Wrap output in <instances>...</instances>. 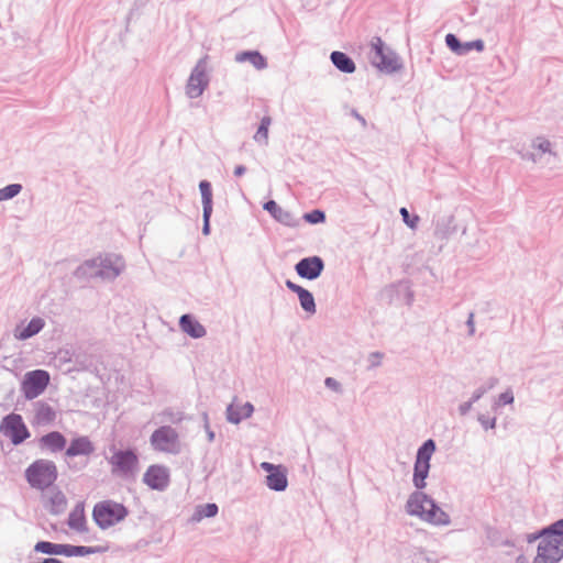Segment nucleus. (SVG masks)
Here are the masks:
<instances>
[{"label": "nucleus", "instance_id": "1", "mask_svg": "<svg viewBox=\"0 0 563 563\" xmlns=\"http://www.w3.org/2000/svg\"><path fill=\"white\" fill-rule=\"evenodd\" d=\"M429 471L430 465L415 462L412 483L416 490L407 499L406 512L433 526H448L451 522L450 516L430 496L421 492L427 486Z\"/></svg>", "mask_w": 563, "mask_h": 563}, {"label": "nucleus", "instance_id": "2", "mask_svg": "<svg viewBox=\"0 0 563 563\" xmlns=\"http://www.w3.org/2000/svg\"><path fill=\"white\" fill-rule=\"evenodd\" d=\"M125 268L123 258L115 254H106L85 261L79 265L74 275L77 278H100L114 280Z\"/></svg>", "mask_w": 563, "mask_h": 563}, {"label": "nucleus", "instance_id": "3", "mask_svg": "<svg viewBox=\"0 0 563 563\" xmlns=\"http://www.w3.org/2000/svg\"><path fill=\"white\" fill-rule=\"evenodd\" d=\"M57 467L53 461L40 459L25 470V478L31 487L44 490L57 479Z\"/></svg>", "mask_w": 563, "mask_h": 563}, {"label": "nucleus", "instance_id": "4", "mask_svg": "<svg viewBox=\"0 0 563 563\" xmlns=\"http://www.w3.org/2000/svg\"><path fill=\"white\" fill-rule=\"evenodd\" d=\"M129 511L119 503L106 500L93 507L92 517L101 529L110 528L125 519Z\"/></svg>", "mask_w": 563, "mask_h": 563}, {"label": "nucleus", "instance_id": "5", "mask_svg": "<svg viewBox=\"0 0 563 563\" xmlns=\"http://www.w3.org/2000/svg\"><path fill=\"white\" fill-rule=\"evenodd\" d=\"M369 59L375 67L385 73H395L401 68L396 53L386 47L378 36L372 40Z\"/></svg>", "mask_w": 563, "mask_h": 563}, {"label": "nucleus", "instance_id": "6", "mask_svg": "<svg viewBox=\"0 0 563 563\" xmlns=\"http://www.w3.org/2000/svg\"><path fill=\"white\" fill-rule=\"evenodd\" d=\"M209 82L208 56L206 55L197 62L189 75L185 87L186 96L190 99L199 98L208 88Z\"/></svg>", "mask_w": 563, "mask_h": 563}, {"label": "nucleus", "instance_id": "7", "mask_svg": "<svg viewBox=\"0 0 563 563\" xmlns=\"http://www.w3.org/2000/svg\"><path fill=\"white\" fill-rule=\"evenodd\" d=\"M150 443L158 452L177 454L180 450L178 432L170 426L156 429L150 438Z\"/></svg>", "mask_w": 563, "mask_h": 563}, {"label": "nucleus", "instance_id": "8", "mask_svg": "<svg viewBox=\"0 0 563 563\" xmlns=\"http://www.w3.org/2000/svg\"><path fill=\"white\" fill-rule=\"evenodd\" d=\"M536 538H541V540L532 563H559L563 558V541L560 542L550 538L547 533L543 534L542 531Z\"/></svg>", "mask_w": 563, "mask_h": 563}, {"label": "nucleus", "instance_id": "9", "mask_svg": "<svg viewBox=\"0 0 563 563\" xmlns=\"http://www.w3.org/2000/svg\"><path fill=\"white\" fill-rule=\"evenodd\" d=\"M48 384V372L44 369H34L24 375L21 384V390L26 399L32 400L42 395Z\"/></svg>", "mask_w": 563, "mask_h": 563}, {"label": "nucleus", "instance_id": "10", "mask_svg": "<svg viewBox=\"0 0 563 563\" xmlns=\"http://www.w3.org/2000/svg\"><path fill=\"white\" fill-rule=\"evenodd\" d=\"M0 432L10 438L14 445L21 444L30 437V432L21 415L14 412L7 415L2 419Z\"/></svg>", "mask_w": 563, "mask_h": 563}, {"label": "nucleus", "instance_id": "11", "mask_svg": "<svg viewBox=\"0 0 563 563\" xmlns=\"http://www.w3.org/2000/svg\"><path fill=\"white\" fill-rule=\"evenodd\" d=\"M112 473L120 475L132 474L139 464L137 455L132 450H119L110 457Z\"/></svg>", "mask_w": 563, "mask_h": 563}, {"label": "nucleus", "instance_id": "12", "mask_svg": "<svg viewBox=\"0 0 563 563\" xmlns=\"http://www.w3.org/2000/svg\"><path fill=\"white\" fill-rule=\"evenodd\" d=\"M143 482L152 489L163 492L169 485V470L164 465H151L143 475Z\"/></svg>", "mask_w": 563, "mask_h": 563}, {"label": "nucleus", "instance_id": "13", "mask_svg": "<svg viewBox=\"0 0 563 563\" xmlns=\"http://www.w3.org/2000/svg\"><path fill=\"white\" fill-rule=\"evenodd\" d=\"M324 269V262L320 256H309L301 258L296 265V273L305 279H317Z\"/></svg>", "mask_w": 563, "mask_h": 563}, {"label": "nucleus", "instance_id": "14", "mask_svg": "<svg viewBox=\"0 0 563 563\" xmlns=\"http://www.w3.org/2000/svg\"><path fill=\"white\" fill-rule=\"evenodd\" d=\"M44 506L52 515H60L67 508V498L65 494L57 487L49 488L44 494Z\"/></svg>", "mask_w": 563, "mask_h": 563}, {"label": "nucleus", "instance_id": "15", "mask_svg": "<svg viewBox=\"0 0 563 563\" xmlns=\"http://www.w3.org/2000/svg\"><path fill=\"white\" fill-rule=\"evenodd\" d=\"M263 209L266 210L277 222L286 227L294 228L299 225V219L290 211L279 207L274 200L266 201Z\"/></svg>", "mask_w": 563, "mask_h": 563}, {"label": "nucleus", "instance_id": "16", "mask_svg": "<svg viewBox=\"0 0 563 563\" xmlns=\"http://www.w3.org/2000/svg\"><path fill=\"white\" fill-rule=\"evenodd\" d=\"M285 284L289 290L298 295V299L302 310L308 314H314L317 311V307L313 295L308 289L292 283L289 279L286 280Z\"/></svg>", "mask_w": 563, "mask_h": 563}, {"label": "nucleus", "instance_id": "17", "mask_svg": "<svg viewBox=\"0 0 563 563\" xmlns=\"http://www.w3.org/2000/svg\"><path fill=\"white\" fill-rule=\"evenodd\" d=\"M95 452V446L88 437H78L70 441L69 446L66 449L65 455L74 457L78 455H90Z\"/></svg>", "mask_w": 563, "mask_h": 563}, {"label": "nucleus", "instance_id": "18", "mask_svg": "<svg viewBox=\"0 0 563 563\" xmlns=\"http://www.w3.org/2000/svg\"><path fill=\"white\" fill-rule=\"evenodd\" d=\"M179 327L183 332L194 339L203 338L207 333L206 328L191 314H183L179 319Z\"/></svg>", "mask_w": 563, "mask_h": 563}, {"label": "nucleus", "instance_id": "19", "mask_svg": "<svg viewBox=\"0 0 563 563\" xmlns=\"http://www.w3.org/2000/svg\"><path fill=\"white\" fill-rule=\"evenodd\" d=\"M254 412V406L251 402H245L241 406H234L233 404L227 407V420L231 423L238 424L244 418H249Z\"/></svg>", "mask_w": 563, "mask_h": 563}, {"label": "nucleus", "instance_id": "20", "mask_svg": "<svg viewBox=\"0 0 563 563\" xmlns=\"http://www.w3.org/2000/svg\"><path fill=\"white\" fill-rule=\"evenodd\" d=\"M456 231V227L454 224V217L446 216L437 220L434 227V236L439 240H448L450 239Z\"/></svg>", "mask_w": 563, "mask_h": 563}, {"label": "nucleus", "instance_id": "21", "mask_svg": "<svg viewBox=\"0 0 563 563\" xmlns=\"http://www.w3.org/2000/svg\"><path fill=\"white\" fill-rule=\"evenodd\" d=\"M66 438L58 431H52L40 439V445L51 452H59L66 446Z\"/></svg>", "mask_w": 563, "mask_h": 563}, {"label": "nucleus", "instance_id": "22", "mask_svg": "<svg viewBox=\"0 0 563 563\" xmlns=\"http://www.w3.org/2000/svg\"><path fill=\"white\" fill-rule=\"evenodd\" d=\"M45 325L42 318H33L25 327H16L14 338L18 340H26L37 334Z\"/></svg>", "mask_w": 563, "mask_h": 563}, {"label": "nucleus", "instance_id": "23", "mask_svg": "<svg viewBox=\"0 0 563 563\" xmlns=\"http://www.w3.org/2000/svg\"><path fill=\"white\" fill-rule=\"evenodd\" d=\"M235 62L251 63L257 70H263L267 67L266 58L257 51H244L235 55Z\"/></svg>", "mask_w": 563, "mask_h": 563}, {"label": "nucleus", "instance_id": "24", "mask_svg": "<svg viewBox=\"0 0 563 563\" xmlns=\"http://www.w3.org/2000/svg\"><path fill=\"white\" fill-rule=\"evenodd\" d=\"M330 59L332 64L342 73L352 74L355 71V63L347 54L343 52H332Z\"/></svg>", "mask_w": 563, "mask_h": 563}, {"label": "nucleus", "instance_id": "25", "mask_svg": "<svg viewBox=\"0 0 563 563\" xmlns=\"http://www.w3.org/2000/svg\"><path fill=\"white\" fill-rule=\"evenodd\" d=\"M266 485L269 489L275 492H284L288 486V479L285 470L277 468L266 476Z\"/></svg>", "mask_w": 563, "mask_h": 563}, {"label": "nucleus", "instance_id": "26", "mask_svg": "<svg viewBox=\"0 0 563 563\" xmlns=\"http://www.w3.org/2000/svg\"><path fill=\"white\" fill-rule=\"evenodd\" d=\"M104 549L100 547H84V545H73V544H62L60 555L64 556H84L93 553L103 552Z\"/></svg>", "mask_w": 563, "mask_h": 563}, {"label": "nucleus", "instance_id": "27", "mask_svg": "<svg viewBox=\"0 0 563 563\" xmlns=\"http://www.w3.org/2000/svg\"><path fill=\"white\" fill-rule=\"evenodd\" d=\"M67 525L70 529L82 532L86 530V519L84 514V506L77 505L69 514Z\"/></svg>", "mask_w": 563, "mask_h": 563}, {"label": "nucleus", "instance_id": "28", "mask_svg": "<svg viewBox=\"0 0 563 563\" xmlns=\"http://www.w3.org/2000/svg\"><path fill=\"white\" fill-rule=\"evenodd\" d=\"M56 418L55 410L46 402H38L36 406L35 420L38 424H49Z\"/></svg>", "mask_w": 563, "mask_h": 563}, {"label": "nucleus", "instance_id": "29", "mask_svg": "<svg viewBox=\"0 0 563 563\" xmlns=\"http://www.w3.org/2000/svg\"><path fill=\"white\" fill-rule=\"evenodd\" d=\"M435 451V442L432 439H429L423 442V444L418 449L416 463L430 465V460L432 454Z\"/></svg>", "mask_w": 563, "mask_h": 563}, {"label": "nucleus", "instance_id": "30", "mask_svg": "<svg viewBox=\"0 0 563 563\" xmlns=\"http://www.w3.org/2000/svg\"><path fill=\"white\" fill-rule=\"evenodd\" d=\"M271 124L272 118L269 115H265L262 118L260 126L257 128V131L253 136L255 142L264 145L268 144V130Z\"/></svg>", "mask_w": 563, "mask_h": 563}, {"label": "nucleus", "instance_id": "31", "mask_svg": "<svg viewBox=\"0 0 563 563\" xmlns=\"http://www.w3.org/2000/svg\"><path fill=\"white\" fill-rule=\"evenodd\" d=\"M199 189L201 194L202 211H212V189L211 184L208 180H201L199 183Z\"/></svg>", "mask_w": 563, "mask_h": 563}, {"label": "nucleus", "instance_id": "32", "mask_svg": "<svg viewBox=\"0 0 563 563\" xmlns=\"http://www.w3.org/2000/svg\"><path fill=\"white\" fill-rule=\"evenodd\" d=\"M218 506L213 503L198 506L195 514L192 515L194 521H200L203 518H212L218 514Z\"/></svg>", "mask_w": 563, "mask_h": 563}, {"label": "nucleus", "instance_id": "33", "mask_svg": "<svg viewBox=\"0 0 563 563\" xmlns=\"http://www.w3.org/2000/svg\"><path fill=\"white\" fill-rule=\"evenodd\" d=\"M62 543H53L49 541H38L34 545V551L48 554V555H60Z\"/></svg>", "mask_w": 563, "mask_h": 563}, {"label": "nucleus", "instance_id": "34", "mask_svg": "<svg viewBox=\"0 0 563 563\" xmlns=\"http://www.w3.org/2000/svg\"><path fill=\"white\" fill-rule=\"evenodd\" d=\"M498 384V378L490 377L487 382L474 390L470 400L473 402L478 401L488 390L493 389Z\"/></svg>", "mask_w": 563, "mask_h": 563}, {"label": "nucleus", "instance_id": "35", "mask_svg": "<svg viewBox=\"0 0 563 563\" xmlns=\"http://www.w3.org/2000/svg\"><path fill=\"white\" fill-rule=\"evenodd\" d=\"M543 534L550 536V538H554L555 540L562 542L563 541V518L553 522L548 528L542 530Z\"/></svg>", "mask_w": 563, "mask_h": 563}, {"label": "nucleus", "instance_id": "36", "mask_svg": "<svg viewBox=\"0 0 563 563\" xmlns=\"http://www.w3.org/2000/svg\"><path fill=\"white\" fill-rule=\"evenodd\" d=\"M22 190V185L20 184H10L0 189L1 200H9L18 196Z\"/></svg>", "mask_w": 563, "mask_h": 563}, {"label": "nucleus", "instance_id": "37", "mask_svg": "<svg viewBox=\"0 0 563 563\" xmlns=\"http://www.w3.org/2000/svg\"><path fill=\"white\" fill-rule=\"evenodd\" d=\"M532 147L540 151L541 153H549L554 156L556 155L554 152H552L551 142L542 136H538L532 141Z\"/></svg>", "mask_w": 563, "mask_h": 563}, {"label": "nucleus", "instance_id": "38", "mask_svg": "<svg viewBox=\"0 0 563 563\" xmlns=\"http://www.w3.org/2000/svg\"><path fill=\"white\" fill-rule=\"evenodd\" d=\"M446 46L455 54L461 55L463 43L455 34L449 33L445 36Z\"/></svg>", "mask_w": 563, "mask_h": 563}, {"label": "nucleus", "instance_id": "39", "mask_svg": "<svg viewBox=\"0 0 563 563\" xmlns=\"http://www.w3.org/2000/svg\"><path fill=\"white\" fill-rule=\"evenodd\" d=\"M302 218L311 224H318L325 221V213L322 210L314 209L305 213Z\"/></svg>", "mask_w": 563, "mask_h": 563}, {"label": "nucleus", "instance_id": "40", "mask_svg": "<svg viewBox=\"0 0 563 563\" xmlns=\"http://www.w3.org/2000/svg\"><path fill=\"white\" fill-rule=\"evenodd\" d=\"M399 213L402 218V221L408 225L410 229H416L418 227V223L420 221L419 216L415 214L411 216L407 208L402 207L399 210Z\"/></svg>", "mask_w": 563, "mask_h": 563}, {"label": "nucleus", "instance_id": "41", "mask_svg": "<svg viewBox=\"0 0 563 563\" xmlns=\"http://www.w3.org/2000/svg\"><path fill=\"white\" fill-rule=\"evenodd\" d=\"M484 47H485V44H484L483 40H475V41H471V42H465L462 45V49L463 51L461 52V55H466L472 49H476L477 52H482L484 49Z\"/></svg>", "mask_w": 563, "mask_h": 563}, {"label": "nucleus", "instance_id": "42", "mask_svg": "<svg viewBox=\"0 0 563 563\" xmlns=\"http://www.w3.org/2000/svg\"><path fill=\"white\" fill-rule=\"evenodd\" d=\"M383 358H384V353H382V352L376 351V352L369 353L367 356V363H368V365L366 367L367 371H372L376 367H379L382 365Z\"/></svg>", "mask_w": 563, "mask_h": 563}, {"label": "nucleus", "instance_id": "43", "mask_svg": "<svg viewBox=\"0 0 563 563\" xmlns=\"http://www.w3.org/2000/svg\"><path fill=\"white\" fill-rule=\"evenodd\" d=\"M514 400H515V397H514L511 389H507L506 391H504L499 395L497 405L498 406L510 405L514 402Z\"/></svg>", "mask_w": 563, "mask_h": 563}, {"label": "nucleus", "instance_id": "44", "mask_svg": "<svg viewBox=\"0 0 563 563\" xmlns=\"http://www.w3.org/2000/svg\"><path fill=\"white\" fill-rule=\"evenodd\" d=\"M477 420L485 430L496 427V418H487L485 415H479Z\"/></svg>", "mask_w": 563, "mask_h": 563}, {"label": "nucleus", "instance_id": "45", "mask_svg": "<svg viewBox=\"0 0 563 563\" xmlns=\"http://www.w3.org/2000/svg\"><path fill=\"white\" fill-rule=\"evenodd\" d=\"M212 211H202L203 225H202V234L208 235L210 233V218Z\"/></svg>", "mask_w": 563, "mask_h": 563}, {"label": "nucleus", "instance_id": "46", "mask_svg": "<svg viewBox=\"0 0 563 563\" xmlns=\"http://www.w3.org/2000/svg\"><path fill=\"white\" fill-rule=\"evenodd\" d=\"M203 420H205V430H206V433H207L208 441L212 442L214 440L216 434H214V432L210 428L207 413H203Z\"/></svg>", "mask_w": 563, "mask_h": 563}, {"label": "nucleus", "instance_id": "47", "mask_svg": "<svg viewBox=\"0 0 563 563\" xmlns=\"http://www.w3.org/2000/svg\"><path fill=\"white\" fill-rule=\"evenodd\" d=\"M466 325L468 328V335L473 336L475 334L474 312L468 313Z\"/></svg>", "mask_w": 563, "mask_h": 563}, {"label": "nucleus", "instance_id": "48", "mask_svg": "<svg viewBox=\"0 0 563 563\" xmlns=\"http://www.w3.org/2000/svg\"><path fill=\"white\" fill-rule=\"evenodd\" d=\"M473 404H474V402H473L472 400H468V401H465V402L461 404V405L459 406V412H460V415H461V416H465V415H467V413L471 411Z\"/></svg>", "mask_w": 563, "mask_h": 563}, {"label": "nucleus", "instance_id": "49", "mask_svg": "<svg viewBox=\"0 0 563 563\" xmlns=\"http://www.w3.org/2000/svg\"><path fill=\"white\" fill-rule=\"evenodd\" d=\"M261 467H262L264 471L268 472V474H271L272 472H275L277 468H279V467H280V465H274V464L268 463V462H263V463L261 464Z\"/></svg>", "mask_w": 563, "mask_h": 563}, {"label": "nucleus", "instance_id": "50", "mask_svg": "<svg viewBox=\"0 0 563 563\" xmlns=\"http://www.w3.org/2000/svg\"><path fill=\"white\" fill-rule=\"evenodd\" d=\"M324 384L327 387L332 388L334 390H338L340 387V384L332 377L325 378Z\"/></svg>", "mask_w": 563, "mask_h": 563}, {"label": "nucleus", "instance_id": "51", "mask_svg": "<svg viewBox=\"0 0 563 563\" xmlns=\"http://www.w3.org/2000/svg\"><path fill=\"white\" fill-rule=\"evenodd\" d=\"M521 157L527 161H531L533 163H538L540 161V156L536 153H525L521 154Z\"/></svg>", "mask_w": 563, "mask_h": 563}, {"label": "nucleus", "instance_id": "52", "mask_svg": "<svg viewBox=\"0 0 563 563\" xmlns=\"http://www.w3.org/2000/svg\"><path fill=\"white\" fill-rule=\"evenodd\" d=\"M352 115L365 128L367 122L363 115H361L356 110H352Z\"/></svg>", "mask_w": 563, "mask_h": 563}, {"label": "nucleus", "instance_id": "53", "mask_svg": "<svg viewBox=\"0 0 563 563\" xmlns=\"http://www.w3.org/2000/svg\"><path fill=\"white\" fill-rule=\"evenodd\" d=\"M246 173V167L244 165H238L235 168H234V175L236 177H241L243 176L244 174Z\"/></svg>", "mask_w": 563, "mask_h": 563}, {"label": "nucleus", "instance_id": "54", "mask_svg": "<svg viewBox=\"0 0 563 563\" xmlns=\"http://www.w3.org/2000/svg\"><path fill=\"white\" fill-rule=\"evenodd\" d=\"M537 536H538V533H537V534H532V536H530V537L528 538V542H532V541L537 540V539H538V538H536Z\"/></svg>", "mask_w": 563, "mask_h": 563}]
</instances>
